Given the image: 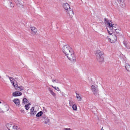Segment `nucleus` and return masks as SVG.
Here are the masks:
<instances>
[{"label": "nucleus", "instance_id": "f257e3e1", "mask_svg": "<svg viewBox=\"0 0 130 130\" xmlns=\"http://www.w3.org/2000/svg\"><path fill=\"white\" fill-rule=\"evenodd\" d=\"M62 50L71 62L75 61L76 57L71 47L68 45H66L63 46Z\"/></svg>", "mask_w": 130, "mask_h": 130}, {"label": "nucleus", "instance_id": "f03ea898", "mask_svg": "<svg viewBox=\"0 0 130 130\" xmlns=\"http://www.w3.org/2000/svg\"><path fill=\"white\" fill-rule=\"evenodd\" d=\"M108 28H107V31L109 34H111L112 32H115L118 35L120 33V28L117 25L114 24H112L111 23L108 22Z\"/></svg>", "mask_w": 130, "mask_h": 130}, {"label": "nucleus", "instance_id": "7ed1b4c3", "mask_svg": "<svg viewBox=\"0 0 130 130\" xmlns=\"http://www.w3.org/2000/svg\"><path fill=\"white\" fill-rule=\"evenodd\" d=\"M103 53L99 50L95 51V54L97 60L100 62H102L104 61V55Z\"/></svg>", "mask_w": 130, "mask_h": 130}, {"label": "nucleus", "instance_id": "20e7f679", "mask_svg": "<svg viewBox=\"0 0 130 130\" xmlns=\"http://www.w3.org/2000/svg\"><path fill=\"white\" fill-rule=\"evenodd\" d=\"M63 6L67 12L69 14L70 18H72L74 15V13L72 9L70 8V6L68 3H65L63 4Z\"/></svg>", "mask_w": 130, "mask_h": 130}, {"label": "nucleus", "instance_id": "39448f33", "mask_svg": "<svg viewBox=\"0 0 130 130\" xmlns=\"http://www.w3.org/2000/svg\"><path fill=\"white\" fill-rule=\"evenodd\" d=\"M91 89L93 94L96 96L99 95V89L98 86L96 85H92L91 86Z\"/></svg>", "mask_w": 130, "mask_h": 130}, {"label": "nucleus", "instance_id": "423d86ee", "mask_svg": "<svg viewBox=\"0 0 130 130\" xmlns=\"http://www.w3.org/2000/svg\"><path fill=\"white\" fill-rule=\"evenodd\" d=\"M111 34H110V38L108 37V40L111 43H113L115 42L117 39V36L114 33L111 32Z\"/></svg>", "mask_w": 130, "mask_h": 130}, {"label": "nucleus", "instance_id": "0eeeda50", "mask_svg": "<svg viewBox=\"0 0 130 130\" xmlns=\"http://www.w3.org/2000/svg\"><path fill=\"white\" fill-rule=\"evenodd\" d=\"M6 126L9 130H20L17 126L13 124L9 123L7 124Z\"/></svg>", "mask_w": 130, "mask_h": 130}, {"label": "nucleus", "instance_id": "6e6552de", "mask_svg": "<svg viewBox=\"0 0 130 130\" xmlns=\"http://www.w3.org/2000/svg\"><path fill=\"white\" fill-rule=\"evenodd\" d=\"M9 109V107L8 105L7 104H4L2 105L0 104V112L3 113L4 112L7 111Z\"/></svg>", "mask_w": 130, "mask_h": 130}, {"label": "nucleus", "instance_id": "1a4fd4ad", "mask_svg": "<svg viewBox=\"0 0 130 130\" xmlns=\"http://www.w3.org/2000/svg\"><path fill=\"white\" fill-rule=\"evenodd\" d=\"M29 28L30 30L31 33L32 35H35L37 32L38 30L35 26L32 25H30Z\"/></svg>", "mask_w": 130, "mask_h": 130}, {"label": "nucleus", "instance_id": "9d476101", "mask_svg": "<svg viewBox=\"0 0 130 130\" xmlns=\"http://www.w3.org/2000/svg\"><path fill=\"white\" fill-rule=\"evenodd\" d=\"M22 93L19 91H16L13 92L12 95L13 96H20L22 95Z\"/></svg>", "mask_w": 130, "mask_h": 130}, {"label": "nucleus", "instance_id": "9b49d317", "mask_svg": "<svg viewBox=\"0 0 130 130\" xmlns=\"http://www.w3.org/2000/svg\"><path fill=\"white\" fill-rule=\"evenodd\" d=\"M42 117L45 119L44 121V123L45 124H50V119L47 117H46L45 116H43Z\"/></svg>", "mask_w": 130, "mask_h": 130}, {"label": "nucleus", "instance_id": "f8f14e48", "mask_svg": "<svg viewBox=\"0 0 130 130\" xmlns=\"http://www.w3.org/2000/svg\"><path fill=\"white\" fill-rule=\"evenodd\" d=\"M76 97L78 101H81L83 97L80 94L76 93Z\"/></svg>", "mask_w": 130, "mask_h": 130}, {"label": "nucleus", "instance_id": "ddd939ff", "mask_svg": "<svg viewBox=\"0 0 130 130\" xmlns=\"http://www.w3.org/2000/svg\"><path fill=\"white\" fill-rule=\"evenodd\" d=\"M37 111L35 110L34 107H31L30 109V114L32 116H34L36 114Z\"/></svg>", "mask_w": 130, "mask_h": 130}, {"label": "nucleus", "instance_id": "4468645a", "mask_svg": "<svg viewBox=\"0 0 130 130\" xmlns=\"http://www.w3.org/2000/svg\"><path fill=\"white\" fill-rule=\"evenodd\" d=\"M13 102L17 106H19L20 104V102L19 100L18 99H14L13 101Z\"/></svg>", "mask_w": 130, "mask_h": 130}, {"label": "nucleus", "instance_id": "2eb2a0df", "mask_svg": "<svg viewBox=\"0 0 130 130\" xmlns=\"http://www.w3.org/2000/svg\"><path fill=\"white\" fill-rule=\"evenodd\" d=\"M125 68L128 72H130V65L128 63H126L125 65Z\"/></svg>", "mask_w": 130, "mask_h": 130}, {"label": "nucleus", "instance_id": "dca6fc26", "mask_svg": "<svg viewBox=\"0 0 130 130\" xmlns=\"http://www.w3.org/2000/svg\"><path fill=\"white\" fill-rule=\"evenodd\" d=\"M48 89L51 94L54 97H56V94L53 92L52 89L50 88H48Z\"/></svg>", "mask_w": 130, "mask_h": 130}, {"label": "nucleus", "instance_id": "f3484780", "mask_svg": "<svg viewBox=\"0 0 130 130\" xmlns=\"http://www.w3.org/2000/svg\"><path fill=\"white\" fill-rule=\"evenodd\" d=\"M118 2L122 6H124L125 4V2L124 0H118Z\"/></svg>", "mask_w": 130, "mask_h": 130}, {"label": "nucleus", "instance_id": "a211bd4d", "mask_svg": "<svg viewBox=\"0 0 130 130\" xmlns=\"http://www.w3.org/2000/svg\"><path fill=\"white\" fill-rule=\"evenodd\" d=\"M24 88L22 86H18V87H17L15 89L17 90L18 91H22L24 89Z\"/></svg>", "mask_w": 130, "mask_h": 130}, {"label": "nucleus", "instance_id": "6ab92c4d", "mask_svg": "<svg viewBox=\"0 0 130 130\" xmlns=\"http://www.w3.org/2000/svg\"><path fill=\"white\" fill-rule=\"evenodd\" d=\"M11 83L12 85L13 86L15 89L17 87H18L17 83L16 81H15V82H14Z\"/></svg>", "mask_w": 130, "mask_h": 130}, {"label": "nucleus", "instance_id": "aec40b11", "mask_svg": "<svg viewBox=\"0 0 130 130\" xmlns=\"http://www.w3.org/2000/svg\"><path fill=\"white\" fill-rule=\"evenodd\" d=\"M43 114V112L42 111H40L38 112L36 115L37 117H40Z\"/></svg>", "mask_w": 130, "mask_h": 130}, {"label": "nucleus", "instance_id": "412c9836", "mask_svg": "<svg viewBox=\"0 0 130 130\" xmlns=\"http://www.w3.org/2000/svg\"><path fill=\"white\" fill-rule=\"evenodd\" d=\"M69 104L70 106H72L73 105L75 104L74 103V102L72 100H70L69 101Z\"/></svg>", "mask_w": 130, "mask_h": 130}, {"label": "nucleus", "instance_id": "4be33fe9", "mask_svg": "<svg viewBox=\"0 0 130 130\" xmlns=\"http://www.w3.org/2000/svg\"><path fill=\"white\" fill-rule=\"evenodd\" d=\"M52 82L53 83L55 82V83H60L61 84V82L58 80L57 79H55V80H54L52 79Z\"/></svg>", "mask_w": 130, "mask_h": 130}, {"label": "nucleus", "instance_id": "5701e85b", "mask_svg": "<svg viewBox=\"0 0 130 130\" xmlns=\"http://www.w3.org/2000/svg\"><path fill=\"white\" fill-rule=\"evenodd\" d=\"M23 2L22 1H18V3L17 4L20 6H23Z\"/></svg>", "mask_w": 130, "mask_h": 130}, {"label": "nucleus", "instance_id": "b1692460", "mask_svg": "<svg viewBox=\"0 0 130 130\" xmlns=\"http://www.w3.org/2000/svg\"><path fill=\"white\" fill-rule=\"evenodd\" d=\"M9 80L11 83L16 81L15 80L11 77H9Z\"/></svg>", "mask_w": 130, "mask_h": 130}, {"label": "nucleus", "instance_id": "393cba45", "mask_svg": "<svg viewBox=\"0 0 130 130\" xmlns=\"http://www.w3.org/2000/svg\"><path fill=\"white\" fill-rule=\"evenodd\" d=\"M72 107L74 110L75 111H76L77 110V106L76 104H75L74 105H73L72 106Z\"/></svg>", "mask_w": 130, "mask_h": 130}, {"label": "nucleus", "instance_id": "a878e982", "mask_svg": "<svg viewBox=\"0 0 130 130\" xmlns=\"http://www.w3.org/2000/svg\"><path fill=\"white\" fill-rule=\"evenodd\" d=\"M123 43L126 48L128 49H130V47L129 44H128L125 42H124Z\"/></svg>", "mask_w": 130, "mask_h": 130}, {"label": "nucleus", "instance_id": "bb28decb", "mask_svg": "<svg viewBox=\"0 0 130 130\" xmlns=\"http://www.w3.org/2000/svg\"><path fill=\"white\" fill-rule=\"evenodd\" d=\"M123 43L126 48L128 49H130V47L129 44H128L125 42H124Z\"/></svg>", "mask_w": 130, "mask_h": 130}, {"label": "nucleus", "instance_id": "cd10ccee", "mask_svg": "<svg viewBox=\"0 0 130 130\" xmlns=\"http://www.w3.org/2000/svg\"><path fill=\"white\" fill-rule=\"evenodd\" d=\"M123 43L126 48L128 49H130V47L129 44H128L125 42H124Z\"/></svg>", "mask_w": 130, "mask_h": 130}, {"label": "nucleus", "instance_id": "c85d7f7f", "mask_svg": "<svg viewBox=\"0 0 130 130\" xmlns=\"http://www.w3.org/2000/svg\"><path fill=\"white\" fill-rule=\"evenodd\" d=\"M25 107L26 110H28L29 109V105H26L25 106Z\"/></svg>", "mask_w": 130, "mask_h": 130}, {"label": "nucleus", "instance_id": "c756f323", "mask_svg": "<svg viewBox=\"0 0 130 130\" xmlns=\"http://www.w3.org/2000/svg\"><path fill=\"white\" fill-rule=\"evenodd\" d=\"M23 102L24 103H27L28 102V100L26 98H24L23 100Z\"/></svg>", "mask_w": 130, "mask_h": 130}, {"label": "nucleus", "instance_id": "7c9ffc66", "mask_svg": "<svg viewBox=\"0 0 130 130\" xmlns=\"http://www.w3.org/2000/svg\"><path fill=\"white\" fill-rule=\"evenodd\" d=\"M52 87L55 88V89L58 91H59L60 90L59 89L58 87H54L53 86H52Z\"/></svg>", "mask_w": 130, "mask_h": 130}, {"label": "nucleus", "instance_id": "2f4dec72", "mask_svg": "<svg viewBox=\"0 0 130 130\" xmlns=\"http://www.w3.org/2000/svg\"><path fill=\"white\" fill-rule=\"evenodd\" d=\"M105 23L106 24H107L108 26V23L109 22V23H110V22H108V21L107 20V19H105ZM111 23L112 24V23L111 22Z\"/></svg>", "mask_w": 130, "mask_h": 130}, {"label": "nucleus", "instance_id": "473e14b6", "mask_svg": "<svg viewBox=\"0 0 130 130\" xmlns=\"http://www.w3.org/2000/svg\"><path fill=\"white\" fill-rule=\"evenodd\" d=\"M63 130H73L70 128H64L63 129Z\"/></svg>", "mask_w": 130, "mask_h": 130}, {"label": "nucleus", "instance_id": "72a5a7b5", "mask_svg": "<svg viewBox=\"0 0 130 130\" xmlns=\"http://www.w3.org/2000/svg\"><path fill=\"white\" fill-rule=\"evenodd\" d=\"M20 111L22 113H25V110L24 109H21L20 110Z\"/></svg>", "mask_w": 130, "mask_h": 130}, {"label": "nucleus", "instance_id": "f704fd0d", "mask_svg": "<svg viewBox=\"0 0 130 130\" xmlns=\"http://www.w3.org/2000/svg\"><path fill=\"white\" fill-rule=\"evenodd\" d=\"M10 6L11 7H14V5L12 3V2H10Z\"/></svg>", "mask_w": 130, "mask_h": 130}, {"label": "nucleus", "instance_id": "c9c22d12", "mask_svg": "<svg viewBox=\"0 0 130 130\" xmlns=\"http://www.w3.org/2000/svg\"><path fill=\"white\" fill-rule=\"evenodd\" d=\"M13 0L16 4H17V3H18L19 0Z\"/></svg>", "mask_w": 130, "mask_h": 130}, {"label": "nucleus", "instance_id": "e433bc0d", "mask_svg": "<svg viewBox=\"0 0 130 130\" xmlns=\"http://www.w3.org/2000/svg\"><path fill=\"white\" fill-rule=\"evenodd\" d=\"M3 101H0V104H1V105H4V104H3Z\"/></svg>", "mask_w": 130, "mask_h": 130}, {"label": "nucleus", "instance_id": "4c0bfd02", "mask_svg": "<svg viewBox=\"0 0 130 130\" xmlns=\"http://www.w3.org/2000/svg\"><path fill=\"white\" fill-rule=\"evenodd\" d=\"M101 130H104L103 129V127H102V129H101Z\"/></svg>", "mask_w": 130, "mask_h": 130}, {"label": "nucleus", "instance_id": "58836bf2", "mask_svg": "<svg viewBox=\"0 0 130 130\" xmlns=\"http://www.w3.org/2000/svg\"><path fill=\"white\" fill-rule=\"evenodd\" d=\"M45 111L46 112V109H45Z\"/></svg>", "mask_w": 130, "mask_h": 130}]
</instances>
